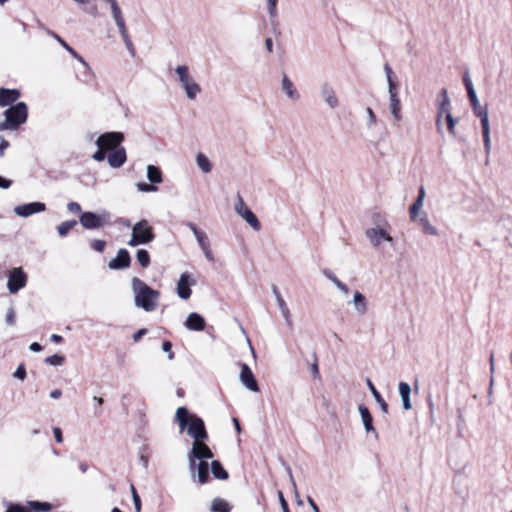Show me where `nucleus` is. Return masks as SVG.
Listing matches in <instances>:
<instances>
[{
  "label": "nucleus",
  "instance_id": "obj_1",
  "mask_svg": "<svg viewBox=\"0 0 512 512\" xmlns=\"http://www.w3.org/2000/svg\"><path fill=\"white\" fill-rule=\"evenodd\" d=\"M175 421L178 423L180 431L187 429L188 435L194 441H204L208 438L203 419L195 414H190L186 407L177 408Z\"/></svg>",
  "mask_w": 512,
  "mask_h": 512
},
{
  "label": "nucleus",
  "instance_id": "obj_2",
  "mask_svg": "<svg viewBox=\"0 0 512 512\" xmlns=\"http://www.w3.org/2000/svg\"><path fill=\"white\" fill-rule=\"evenodd\" d=\"M132 289L135 295V305L137 307L147 312L154 311L157 308V302L160 296L157 290L152 289L137 277L132 279Z\"/></svg>",
  "mask_w": 512,
  "mask_h": 512
},
{
  "label": "nucleus",
  "instance_id": "obj_3",
  "mask_svg": "<svg viewBox=\"0 0 512 512\" xmlns=\"http://www.w3.org/2000/svg\"><path fill=\"white\" fill-rule=\"evenodd\" d=\"M468 95L470 100V104L472 106L474 114L480 119L481 127H482V135H483V143L484 149L487 155L486 162H488V157L491 151V138H490V124H489V114L487 106H482L479 103L478 97L476 95V91L471 92Z\"/></svg>",
  "mask_w": 512,
  "mask_h": 512
},
{
  "label": "nucleus",
  "instance_id": "obj_4",
  "mask_svg": "<svg viewBox=\"0 0 512 512\" xmlns=\"http://www.w3.org/2000/svg\"><path fill=\"white\" fill-rule=\"evenodd\" d=\"M5 120L0 123V131L16 130L27 121L28 107L24 102H18L4 111Z\"/></svg>",
  "mask_w": 512,
  "mask_h": 512
},
{
  "label": "nucleus",
  "instance_id": "obj_5",
  "mask_svg": "<svg viewBox=\"0 0 512 512\" xmlns=\"http://www.w3.org/2000/svg\"><path fill=\"white\" fill-rule=\"evenodd\" d=\"M155 239L153 228L149 225L145 219L140 220L132 227L131 239L128 241V245L136 247L152 242Z\"/></svg>",
  "mask_w": 512,
  "mask_h": 512
},
{
  "label": "nucleus",
  "instance_id": "obj_6",
  "mask_svg": "<svg viewBox=\"0 0 512 512\" xmlns=\"http://www.w3.org/2000/svg\"><path fill=\"white\" fill-rule=\"evenodd\" d=\"M179 77V81L185 90L186 96L190 100H194L201 92L200 85L189 74V68L186 65L177 66L175 69Z\"/></svg>",
  "mask_w": 512,
  "mask_h": 512
},
{
  "label": "nucleus",
  "instance_id": "obj_7",
  "mask_svg": "<svg viewBox=\"0 0 512 512\" xmlns=\"http://www.w3.org/2000/svg\"><path fill=\"white\" fill-rule=\"evenodd\" d=\"M110 214L106 211L101 213L83 212L80 215L79 222L85 229H99L110 224Z\"/></svg>",
  "mask_w": 512,
  "mask_h": 512
},
{
  "label": "nucleus",
  "instance_id": "obj_8",
  "mask_svg": "<svg viewBox=\"0 0 512 512\" xmlns=\"http://www.w3.org/2000/svg\"><path fill=\"white\" fill-rule=\"evenodd\" d=\"M235 211L255 230L261 229V224L256 215L247 207L244 200L238 195L237 202L235 204Z\"/></svg>",
  "mask_w": 512,
  "mask_h": 512
},
{
  "label": "nucleus",
  "instance_id": "obj_9",
  "mask_svg": "<svg viewBox=\"0 0 512 512\" xmlns=\"http://www.w3.org/2000/svg\"><path fill=\"white\" fill-rule=\"evenodd\" d=\"M124 140V134L122 132H106L100 135L96 140L97 146H102L105 150H115L121 147L120 144Z\"/></svg>",
  "mask_w": 512,
  "mask_h": 512
},
{
  "label": "nucleus",
  "instance_id": "obj_10",
  "mask_svg": "<svg viewBox=\"0 0 512 512\" xmlns=\"http://www.w3.org/2000/svg\"><path fill=\"white\" fill-rule=\"evenodd\" d=\"M27 283V275L23 272L22 268H14L7 281V289L11 293H17L24 288Z\"/></svg>",
  "mask_w": 512,
  "mask_h": 512
},
{
  "label": "nucleus",
  "instance_id": "obj_11",
  "mask_svg": "<svg viewBox=\"0 0 512 512\" xmlns=\"http://www.w3.org/2000/svg\"><path fill=\"white\" fill-rule=\"evenodd\" d=\"M365 235L374 248H378L382 241L393 244V238L385 228H368Z\"/></svg>",
  "mask_w": 512,
  "mask_h": 512
},
{
  "label": "nucleus",
  "instance_id": "obj_12",
  "mask_svg": "<svg viewBox=\"0 0 512 512\" xmlns=\"http://www.w3.org/2000/svg\"><path fill=\"white\" fill-rule=\"evenodd\" d=\"M46 205L43 202H30L18 205L14 208V213L20 217H29L35 213L44 212Z\"/></svg>",
  "mask_w": 512,
  "mask_h": 512
},
{
  "label": "nucleus",
  "instance_id": "obj_13",
  "mask_svg": "<svg viewBox=\"0 0 512 512\" xmlns=\"http://www.w3.org/2000/svg\"><path fill=\"white\" fill-rule=\"evenodd\" d=\"M131 264V257L128 250L121 248L117 252V256L109 261L108 267L111 270L126 269Z\"/></svg>",
  "mask_w": 512,
  "mask_h": 512
},
{
  "label": "nucleus",
  "instance_id": "obj_14",
  "mask_svg": "<svg viewBox=\"0 0 512 512\" xmlns=\"http://www.w3.org/2000/svg\"><path fill=\"white\" fill-rule=\"evenodd\" d=\"M240 381L249 390L253 392L259 391L258 383L254 377V374L247 364L241 365Z\"/></svg>",
  "mask_w": 512,
  "mask_h": 512
},
{
  "label": "nucleus",
  "instance_id": "obj_15",
  "mask_svg": "<svg viewBox=\"0 0 512 512\" xmlns=\"http://www.w3.org/2000/svg\"><path fill=\"white\" fill-rule=\"evenodd\" d=\"M272 292L276 299L277 305L281 311V314L285 320L286 325L288 326V328L290 330H292L293 329V321L291 319L290 310L276 285H272Z\"/></svg>",
  "mask_w": 512,
  "mask_h": 512
},
{
  "label": "nucleus",
  "instance_id": "obj_16",
  "mask_svg": "<svg viewBox=\"0 0 512 512\" xmlns=\"http://www.w3.org/2000/svg\"><path fill=\"white\" fill-rule=\"evenodd\" d=\"M320 95L322 99L326 102V104L335 109L339 105L338 98L335 94L334 88L328 82H323L320 86Z\"/></svg>",
  "mask_w": 512,
  "mask_h": 512
},
{
  "label": "nucleus",
  "instance_id": "obj_17",
  "mask_svg": "<svg viewBox=\"0 0 512 512\" xmlns=\"http://www.w3.org/2000/svg\"><path fill=\"white\" fill-rule=\"evenodd\" d=\"M108 164L111 168L117 169L124 165L127 160L126 150L124 147H118L113 150L107 157Z\"/></svg>",
  "mask_w": 512,
  "mask_h": 512
},
{
  "label": "nucleus",
  "instance_id": "obj_18",
  "mask_svg": "<svg viewBox=\"0 0 512 512\" xmlns=\"http://www.w3.org/2000/svg\"><path fill=\"white\" fill-rule=\"evenodd\" d=\"M190 285V275L182 273L177 283V294L181 299L187 300L190 298L192 293Z\"/></svg>",
  "mask_w": 512,
  "mask_h": 512
},
{
  "label": "nucleus",
  "instance_id": "obj_19",
  "mask_svg": "<svg viewBox=\"0 0 512 512\" xmlns=\"http://www.w3.org/2000/svg\"><path fill=\"white\" fill-rule=\"evenodd\" d=\"M20 97L18 89L0 88V106L6 107L16 102Z\"/></svg>",
  "mask_w": 512,
  "mask_h": 512
},
{
  "label": "nucleus",
  "instance_id": "obj_20",
  "mask_svg": "<svg viewBox=\"0 0 512 512\" xmlns=\"http://www.w3.org/2000/svg\"><path fill=\"white\" fill-rule=\"evenodd\" d=\"M192 451L193 457H198V460L204 461L213 457L211 449L203 441H194Z\"/></svg>",
  "mask_w": 512,
  "mask_h": 512
},
{
  "label": "nucleus",
  "instance_id": "obj_21",
  "mask_svg": "<svg viewBox=\"0 0 512 512\" xmlns=\"http://www.w3.org/2000/svg\"><path fill=\"white\" fill-rule=\"evenodd\" d=\"M358 410H359L365 431L367 433H370V432L374 433L375 438H377L378 433L376 432V430L373 426V417H372L369 409L364 405H359Z\"/></svg>",
  "mask_w": 512,
  "mask_h": 512
},
{
  "label": "nucleus",
  "instance_id": "obj_22",
  "mask_svg": "<svg viewBox=\"0 0 512 512\" xmlns=\"http://www.w3.org/2000/svg\"><path fill=\"white\" fill-rule=\"evenodd\" d=\"M185 326L191 331H202L205 328V320L200 314L192 312L188 315Z\"/></svg>",
  "mask_w": 512,
  "mask_h": 512
},
{
  "label": "nucleus",
  "instance_id": "obj_23",
  "mask_svg": "<svg viewBox=\"0 0 512 512\" xmlns=\"http://www.w3.org/2000/svg\"><path fill=\"white\" fill-rule=\"evenodd\" d=\"M281 89L285 93V95L292 101H297L300 98V95L294 83L289 79V77L286 74H284L282 77Z\"/></svg>",
  "mask_w": 512,
  "mask_h": 512
},
{
  "label": "nucleus",
  "instance_id": "obj_24",
  "mask_svg": "<svg viewBox=\"0 0 512 512\" xmlns=\"http://www.w3.org/2000/svg\"><path fill=\"white\" fill-rule=\"evenodd\" d=\"M352 303L355 311L359 315H365L368 311V302L366 297L359 291H356L353 296Z\"/></svg>",
  "mask_w": 512,
  "mask_h": 512
},
{
  "label": "nucleus",
  "instance_id": "obj_25",
  "mask_svg": "<svg viewBox=\"0 0 512 512\" xmlns=\"http://www.w3.org/2000/svg\"><path fill=\"white\" fill-rule=\"evenodd\" d=\"M399 394L401 396L402 405L405 410H410L412 408L410 395H411V387L406 382L399 383Z\"/></svg>",
  "mask_w": 512,
  "mask_h": 512
},
{
  "label": "nucleus",
  "instance_id": "obj_26",
  "mask_svg": "<svg viewBox=\"0 0 512 512\" xmlns=\"http://www.w3.org/2000/svg\"><path fill=\"white\" fill-rule=\"evenodd\" d=\"M187 226L193 232L201 250L210 246V241L204 231L199 230L197 226L192 222L187 223Z\"/></svg>",
  "mask_w": 512,
  "mask_h": 512
},
{
  "label": "nucleus",
  "instance_id": "obj_27",
  "mask_svg": "<svg viewBox=\"0 0 512 512\" xmlns=\"http://www.w3.org/2000/svg\"><path fill=\"white\" fill-rule=\"evenodd\" d=\"M389 109L396 121H400L402 119L401 102L398 94L389 95Z\"/></svg>",
  "mask_w": 512,
  "mask_h": 512
},
{
  "label": "nucleus",
  "instance_id": "obj_28",
  "mask_svg": "<svg viewBox=\"0 0 512 512\" xmlns=\"http://www.w3.org/2000/svg\"><path fill=\"white\" fill-rule=\"evenodd\" d=\"M366 384H367L369 390L371 391V393L373 395V398L375 399V401L379 405L381 411L383 413L387 414L388 413V404L383 399V397L378 392V390L375 388L374 384L372 383V381L369 378L366 379Z\"/></svg>",
  "mask_w": 512,
  "mask_h": 512
},
{
  "label": "nucleus",
  "instance_id": "obj_29",
  "mask_svg": "<svg viewBox=\"0 0 512 512\" xmlns=\"http://www.w3.org/2000/svg\"><path fill=\"white\" fill-rule=\"evenodd\" d=\"M211 472L216 479L227 480L229 477L228 472L218 460H213L211 462Z\"/></svg>",
  "mask_w": 512,
  "mask_h": 512
},
{
  "label": "nucleus",
  "instance_id": "obj_30",
  "mask_svg": "<svg viewBox=\"0 0 512 512\" xmlns=\"http://www.w3.org/2000/svg\"><path fill=\"white\" fill-rule=\"evenodd\" d=\"M47 34L50 35L51 37H53L58 43H60V45L65 48L70 54H72L75 58H77L79 61H81L83 64L86 65V62L84 61V59L79 56L77 54V52L71 48L67 43L66 41H64L58 34H56L55 32H53L52 30H47Z\"/></svg>",
  "mask_w": 512,
  "mask_h": 512
},
{
  "label": "nucleus",
  "instance_id": "obj_31",
  "mask_svg": "<svg viewBox=\"0 0 512 512\" xmlns=\"http://www.w3.org/2000/svg\"><path fill=\"white\" fill-rule=\"evenodd\" d=\"M210 511L211 512H230L231 506L226 500L217 497V498L213 499V501L211 503Z\"/></svg>",
  "mask_w": 512,
  "mask_h": 512
},
{
  "label": "nucleus",
  "instance_id": "obj_32",
  "mask_svg": "<svg viewBox=\"0 0 512 512\" xmlns=\"http://www.w3.org/2000/svg\"><path fill=\"white\" fill-rule=\"evenodd\" d=\"M147 178L151 183L158 184L162 182V172L155 165L147 166Z\"/></svg>",
  "mask_w": 512,
  "mask_h": 512
},
{
  "label": "nucleus",
  "instance_id": "obj_33",
  "mask_svg": "<svg viewBox=\"0 0 512 512\" xmlns=\"http://www.w3.org/2000/svg\"><path fill=\"white\" fill-rule=\"evenodd\" d=\"M197 474L200 483H206L209 479V465L206 461L200 460L197 464Z\"/></svg>",
  "mask_w": 512,
  "mask_h": 512
},
{
  "label": "nucleus",
  "instance_id": "obj_34",
  "mask_svg": "<svg viewBox=\"0 0 512 512\" xmlns=\"http://www.w3.org/2000/svg\"><path fill=\"white\" fill-rule=\"evenodd\" d=\"M419 223L422 226L423 232L428 235L437 236L438 230L435 226H433L430 221L428 220L427 216L424 215L419 219Z\"/></svg>",
  "mask_w": 512,
  "mask_h": 512
},
{
  "label": "nucleus",
  "instance_id": "obj_35",
  "mask_svg": "<svg viewBox=\"0 0 512 512\" xmlns=\"http://www.w3.org/2000/svg\"><path fill=\"white\" fill-rule=\"evenodd\" d=\"M76 225V220L64 221L57 226V232L60 237H65L70 232V230L74 228Z\"/></svg>",
  "mask_w": 512,
  "mask_h": 512
},
{
  "label": "nucleus",
  "instance_id": "obj_36",
  "mask_svg": "<svg viewBox=\"0 0 512 512\" xmlns=\"http://www.w3.org/2000/svg\"><path fill=\"white\" fill-rule=\"evenodd\" d=\"M196 163L204 173H209L212 170V164L210 160L202 153H199L196 156Z\"/></svg>",
  "mask_w": 512,
  "mask_h": 512
},
{
  "label": "nucleus",
  "instance_id": "obj_37",
  "mask_svg": "<svg viewBox=\"0 0 512 512\" xmlns=\"http://www.w3.org/2000/svg\"><path fill=\"white\" fill-rule=\"evenodd\" d=\"M136 259L141 267L147 268L150 265V255L145 249H139L136 252Z\"/></svg>",
  "mask_w": 512,
  "mask_h": 512
},
{
  "label": "nucleus",
  "instance_id": "obj_38",
  "mask_svg": "<svg viewBox=\"0 0 512 512\" xmlns=\"http://www.w3.org/2000/svg\"><path fill=\"white\" fill-rule=\"evenodd\" d=\"M28 504L35 512H49L52 509V505L48 502L29 501Z\"/></svg>",
  "mask_w": 512,
  "mask_h": 512
},
{
  "label": "nucleus",
  "instance_id": "obj_39",
  "mask_svg": "<svg viewBox=\"0 0 512 512\" xmlns=\"http://www.w3.org/2000/svg\"><path fill=\"white\" fill-rule=\"evenodd\" d=\"M445 119L447 122L448 131H449L450 135L455 137L456 136L455 127H456V124L458 123V119L454 118L451 113H447V115L445 116Z\"/></svg>",
  "mask_w": 512,
  "mask_h": 512
},
{
  "label": "nucleus",
  "instance_id": "obj_40",
  "mask_svg": "<svg viewBox=\"0 0 512 512\" xmlns=\"http://www.w3.org/2000/svg\"><path fill=\"white\" fill-rule=\"evenodd\" d=\"M45 362L52 366H59L64 362V357L59 354H54L45 359Z\"/></svg>",
  "mask_w": 512,
  "mask_h": 512
},
{
  "label": "nucleus",
  "instance_id": "obj_41",
  "mask_svg": "<svg viewBox=\"0 0 512 512\" xmlns=\"http://www.w3.org/2000/svg\"><path fill=\"white\" fill-rule=\"evenodd\" d=\"M422 206H423V203L421 202L420 199H416L415 202L410 206L409 212H410L412 220L416 219V215L420 211Z\"/></svg>",
  "mask_w": 512,
  "mask_h": 512
},
{
  "label": "nucleus",
  "instance_id": "obj_42",
  "mask_svg": "<svg viewBox=\"0 0 512 512\" xmlns=\"http://www.w3.org/2000/svg\"><path fill=\"white\" fill-rule=\"evenodd\" d=\"M439 116H446L450 112V101H439L438 110Z\"/></svg>",
  "mask_w": 512,
  "mask_h": 512
},
{
  "label": "nucleus",
  "instance_id": "obj_43",
  "mask_svg": "<svg viewBox=\"0 0 512 512\" xmlns=\"http://www.w3.org/2000/svg\"><path fill=\"white\" fill-rule=\"evenodd\" d=\"M5 322L9 326H13L16 322V313L12 306L6 312Z\"/></svg>",
  "mask_w": 512,
  "mask_h": 512
},
{
  "label": "nucleus",
  "instance_id": "obj_44",
  "mask_svg": "<svg viewBox=\"0 0 512 512\" xmlns=\"http://www.w3.org/2000/svg\"><path fill=\"white\" fill-rule=\"evenodd\" d=\"M137 189L141 192H155L157 191V187L154 185V183L148 184L145 182H139L137 183Z\"/></svg>",
  "mask_w": 512,
  "mask_h": 512
},
{
  "label": "nucleus",
  "instance_id": "obj_45",
  "mask_svg": "<svg viewBox=\"0 0 512 512\" xmlns=\"http://www.w3.org/2000/svg\"><path fill=\"white\" fill-rule=\"evenodd\" d=\"M463 83H464L465 88L467 90V94L475 91L474 86L472 84V80L470 78V74H469L468 71L465 72L464 75H463Z\"/></svg>",
  "mask_w": 512,
  "mask_h": 512
},
{
  "label": "nucleus",
  "instance_id": "obj_46",
  "mask_svg": "<svg viewBox=\"0 0 512 512\" xmlns=\"http://www.w3.org/2000/svg\"><path fill=\"white\" fill-rule=\"evenodd\" d=\"M366 113L368 115L367 126H368V128H372L377 124L376 115L374 114L372 108H370V107L366 108Z\"/></svg>",
  "mask_w": 512,
  "mask_h": 512
},
{
  "label": "nucleus",
  "instance_id": "obj_47",
  "mask_svg": "<svg viewBox=\"0 0 512 512\" xmlns=\"http://www.w3.org/2000/svg\"><path fill=\"white\" fill-rule=\"evenodd\" d=\"M67 211L72 214L83 213L81 205L78 202L71 201L67 204Z\"/></svg>",
  "mask_w": 512,
  "mask_h": 512
},
{
  "label": "nucleus",
  "instance_id": "obj_48",
  "mask_svg": "<svg viewBox=\"0 0 512 512\" xmlns=\"http://www.w3.org/2000/svg\"><path fill=\"white\" fill-rule=\"evenodd\" d=\"M122 39L124 41V44H125L128 52H129V54L131 55V57H135L136 50H135V47H134V45L132 43V40H131L130 36L129 35L125 36Z\"/></svg>",
  "mask_w": 512,
  "mask_h": 512
},
{
  "label": "nucleus",
  "instance_id": "obj_49",
  "mask_svg": "<svg viewBox=\"0 0 512 512\" xmlns=\"http://www.w3.org/2000/svg\"><path fill=\"white\" fill-rule=\"evenodd\" d=\"M97 151L93 154L92 158L97 161L101 162L106 158V150L102 146H97Z\"/></svg>",
  "mask_w": 512,
  "mask_h": 512
},
{
  "label": "nucleus",
  "instance_id": "obj_50",
  "mask_svg": "<svg viewBox=\"0 0 512 512\" xmlns=\"http://www.w3.org/2000/svg\"><path fill=\"white\" fill-rule=\"evenodd\" d=\"M115 23H116V26H117V28L119 30V33H120L122 38L129 35L128 31H127V28H126V24H125L124 18L121 19V20L115 21Z\"/></svg>",
  "mask_w": 512,
  "mask_h": 512
},
{
  "label": "nucleus",
  "instance_id": "obj_51",
  "mask_svg": "<svg viewBox=\"0 0 512 512\" xmlns=\"http://www.w3.org/2000/svg\"><path fill=\"white\" fill-rule=\"evenodd\" d=\"M284 467H285L286 473L288 474V477H289L290 483H291V485H292V487L294 489V492H295L296 496H298L296 482H295L294 477H293L292 469H291V467L289 465H287L285 463H284Z\"/></svg>",
  "mask_w": 512,
  "mask_h": 512
},
{
  "label": "nucleus",
  "instance_id": "obj_52",
  "mask_svg": "<svg viewBox=\"0 0 512 512\" xmlns=\"http://www.w3.org/2000/svg\"><path fill=\"white\" fill-rule=\"evenodd\" d=\"M162 350L168 353V359H174V353L172 352V343L170 341H164L162 343Z\"/></svg>",
  "mask_w": 512,
  "mask_h": 512
},
{
  "label": "nucleus",
  "instance_id": "obj_53",
  "mask_svg": "<svg viewBox=\"0 0 512 512\" xmlns=\"http://www.w3.org/2000/svg\"><path fill=\"white\" fill-rule=\"evenodd\" d=\"M196 460H198V457H193V451L192 449L188 453V461H189V469L194 474L195 469L197 467Z\"/></svg>",
  "mask_w": 512,
  "mask_h": 512
},
{
  "label": "nucleus",
  "instance_id": "obj_54",
  "mask_svg": "<svg viewBox=\"0 0 512 512\" xmlns=\"http://www.w3.org/2000/svg\"><path fill=\"white\" fill-rule=\"evenodd\" d=\"M6 512H29V510L20 504H11Z\"/></svg>",
  "mask_w": 512,
  "mask_h": 512
},
{
  "label": "nucleus",
  "instance_id": "obj_55",
  "mask_svg": "<svg viewBox=\"0 0 512 512\" xmlns=\"http://www.w3.org/2000/svg\"><path fill=\"white\" fill-rule=\"evenodd\" d=\"M91 246L95 251L103 252L106 242L103 240H93Z\"/></svg>",
  "mask_w": 512,
  "mask_h": 512
},
{
  "label": "nucleus",
  "instance_id": "obj_56",
  "mask_svg": "<svg viewBox=\"0 0 512 512\" xmlns=\"http://www.w3.org/2000/svg\"><path fill=\"white\" fill-rule=\"evenodd\" d=\"M14 377L24 380L26 377V369L23 364H20L14 372Z\"/></svg>",
  "mask_w": 512,
  "mask_h": 512
},
{
  "label": "nucleus",
  "instance_id": "obj_57",
  "mask_svg": "<svg viewBox=\"0 0 512 512\" xmlns=\"http://www.w3.org/2000/svg\"><path fill=\"white\" fill-rule=\"evenodd\" d=\"M268 3V13L271 17H275L277 15V9H276V0H267Z\"/></svg>",
  "mask_w": 512,
  "mask_h": 512
},
{
  "label": "nucleus",
  "instance_id": "obj_58",
  "mask_svg": "<svg viewBox=\"0 0 512 512\" xmlns=\"http://www.w3.org/2000/svg\"><path fill=\"white\" fill-rule=\"evenodd\" d=\"M388 83V93L389 95L398 94L397 93V83L392 79L387 80Z\"/></svg>",
  "mask_w": 512,
  "mask_h": 512
},
{
  "label": "nucleus",
  "instance_id": "obj_59",
  "mask_svg": "<svg viewBox=\"0 0 512 512\" xmlns=\"http://www.w3.org/2000/svg\"><path fill=\"white\" fill-rule=\"evenodd\" d=\"M323 274L324 276L329 279L333 284H335L339 279L334 275V273L329 270V269H325L323 270Z\"/></svg>",
  "mask_w": 512,
  "mask_h": 512
},
{
  "label": "nucleus",
  "instance_id": "obj_60",
  "mask_svg": "<svg viewBox=\"0 0 512 512\" xmlns=\"http://www.w3.org/2000/svg\"><path fill=\"white\" fill-rule=\"evenodd\" d=\"M12 185V181L0 175V188L8 189Z\"/></svg>",
  "mask_w": 512,
  "mask_h": 512
},
{
  "label": "nucleus",
  "instance_id": "obj_61",
  "mask_svg": "<svg viewBox=\"0 0 512 512\" xmlns=\"http://www.w3.org/2000/svg\"><path fill=\"white\" fill-rule=\"evenodd\" d=\"M279 500H280V505H281L283 512H290L288 503L285 500L282 492H279Z\"/></svg>",
  "mask_w": 512,
  "mask_h": 512
},
{
  "label": "nucleus",
  "instance_id": "obj_62",
  "mask_svg": "<svg viewBox=\"0 0 512 512\" xmlns=\"http://www.w3.org/2000/svg\"><path fill=\"white\" fill-rule=\"evenodd\" d=\"M146 334H147V329L146 328L139 329L137 332H135L133 334V340L135 342H138Z\"/></svg>",
  "mask_w": 512,
  "mask_h": 512
},
{
  "label": "nucleus",
  "instance_id": "obj_63",
  "mask_svg": "<svg viewBox=\"0 0 512 512\" xmlns=\"http://www.w3.org/2000/svg\"><path fill=\"white\" fill-rule=\"evenodd\" d=\"M203 253H204V256L205 258L209 261V262H214L215 259H214V256H213V253L211 251V248L210 246L202 249Z\"/></svg>",
  "mask_w": 512,
  "mask_h": 512
},
{
  "label": "nucleus",
  "instance_id": "obj_64",
  "mask_svg": "<svg viewBox=\"0 0 512 512\" xmlns=\"http://www.w3.org/2000/svg\"><path fill=\"white\" fill-rule=\"evenodd\" d=\"M343 294L347 295L349 293V289L347 287V285L345 283H343L342 281L338 280L335 284H334Z\"/></svg>",
  "mask_w": 512,
  "mask_h": 512
}]
</instances>
